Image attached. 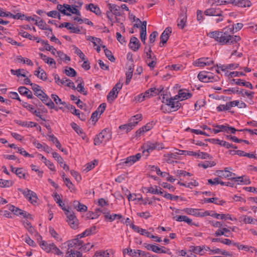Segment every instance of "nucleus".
Segmentation results:
<instances>
[{
  "instance_id": "obj_60",
  "label": "nucleus",
  "mask_w": 257,
  "mask_h": 257,
  "mask_svg": "<svg viewBox=\"0 0 257 257\" xmlns=\"http://www.w3.org/2000/svg\"><path fill=\"white\" fill-rule=\"evenodd\" d=\"M36 25H37L39 28L42 30H48L47 28V25L46 24V23L43 21V20H41L39 22H37V21H36V23L35 24Z\"/></svg>"
},
{
  "instance_id": "obj_41",
  "label": "nucleus",
  "mask_w": 257,
  "mask_h": 257,
  "mask_svg": "<svg viewBox=\"0 0 257 257\" xmlns=\"http://www.w3.org/2000/svg\"><path fill=\"white\" fill-rule=\"evenodd\" d=\"M142 118V115L141 114H137L133 117L130 119V122L135 126L138 123V122L141 120Z\"/></svg>"
},
{
  "instance_id": "obj_45",
  "label": "nucleus",
  "mask_w": 257,
  "mask_h": 257,
  "mask_svg": "<svg viewBox=\"0 0 257 257\" xmlns=\"http://www.w3.org/2000/svg\"><path fill=\"white\" fill-rule=\"evenodd\" d=\"M66 7H67L66 12L68 11L69 12V13H70V14L72 13V14H75L78 16H80V15H81L80 12H79V10H78L76 8V7H73V6L71 7V6H70L69 5H67V4H66Z\"/></svg>"
},
{
  "instance_id": "obj_50",
  "label": "nucleus",
  "mask_w": 257,
  "mask_h": 257,
  "mask_svg": "<svg viewBox=\"0 0 257 257\" xmlns=\"http://www.w3.org/2000/svg\"><path fill=\"white\" fill-rule=\"evenodd\" d=\"M117 96V92H113V91H110L107 96V99L108 102L111 103Z\"/></svg>"
},
{
  "instance_id": "obj_43",
  "label": "nucleus",
  "mask_w": 257,
  "mask_h": 257,
  "mask_svg": "<svg viewBox=\"0 0 257 257\" xmlns=\"http://www.w3.org/2000/svg\"><path fill=\"white\" fill-rule=\"evenodd\" d=\"M11 72L12 74L16 75L18 77L22 76L26 77V75L25 73V70L23 69H19L17 70L11 69Z\"/></svg>"
},
{
  "instance_id": "obj_17",
  "label": "nucleus",
  "mask_w": 257,
  "mask_h": 257,
  "mask_svg": "<svg viewBox=\"0 0 257 257\" xmlns=\"http://www.w3.org/2000/svg\"><path fill=\"white\" fill-rule=\"evenodd\" d=\"M192 96V94L189 93L188 90L181 89L179 91L178 94L175 96V97H177L178 99L180 98V100H183L190 98Z\"/></svg>"
},
{
  "instance_id": "obj_23",
  "label": "nucleus",
  "mask_w": 257,
  "mask_h": 257,
  "mask_svg": "<svg viewBox=\"0 0 257 257\" xmlns=\"http://www.w3.org/2000/svg\"><path fill=\"white\" fill-rule=\"evenodd\" d=\"M204 14L206 16L220 17L222 16V12L218 9L216 10L214 8H210L205 11Z\"/></svg>"
},
{
  "instance_id": "obj_30",
  "label": "nucleus",
  "mask_w": 257,
  "mask_h": 257,
  "mask_svg": "<svg viewBox=\"0 0 257 257\" xmlns=\"http://www.w3.org/2000/svg\"><path fill=\"white\" fill-rule=\"evenodd\" d=\"M54 243H53L48 244L47 242L42 240L39 242L40 246L47 252H49L52 250V247L51 245H54Z\"/></svg>"
},
{
  "instance_id": "obj_4",
  "label": "nucleus",
  "mask_w": 257,
  "mask_h": 257,
  "mask_svg": "<svg viewBox=\"0 0 257 257\" xmlns=\"http://www.w3.org/2000/svg\"><path fill=\"white\" fill-rule=\"evenodd\" d=\"M198 78L203 82L217 81L219 79L218 76H214L213 74L207 71H201L198 74Z\"/></svg>"
},
{
  "instance_id": "obj_22",
  "label": "nucleus",
  "mask_w": 257,
  "mask_h": 257,
  "mask_svg": "<svg viewBox=\"0 0 257 257\" xmlns=\"http://www.w3.org/2000/svg\"><path fill=\"white\" fill-rule=\"evenodd\" d=\"M146 29H147V22L143 21L142 25L141 26V31H140V39L142 42L145 44H146Z\"/></svg>"
},
{
  "instance_id": "obj_27",
  "label": "nucleus",
  "mask_w": 257,
  "mask_h": 257,
  "mask_svg": "<svg viewBox=\"0 0 257 257\" xmlns=\"http://www.w3.org/2000/svg\"><path fill=\"white\" fill-rule=\"evenodd\" d=\"M41 101L47 106H48L51 109H53L55 108V104L54 102L51 100V99L49 97V96L46 94L40 99Z\"/></svg>"
},
{
  "instance_id": "obj_54",
  "label": "nucleus",
  "mask_w": 257,
  "mask_h": 257,
  "mask_svg": "<svg viewBox=\"0 0 257 257\" xmlns=\"http://www.w3.org/2000/svg\"><path fill=\"white\" fill-rule=\"evenodd\" d=\"M57 8L59 11H60L61 13H62L64 15H66V16H70L71 15V14L70 13H68L66 12V10H67L66 5H58Z\"/></svg>"
},
{
  "instance_id": "obj_14",
  "label": "nucleus",
  "mask_w": 257,
  "mask_h": 257,
  "mask_svg": "<svg viewBox=\"0 0 257 257\" xmlns=\"http://www.w3.org/2000/svg\"><path fill=\"white\" fill-rule=\"evenodd\" d=\"M52 156L55 158L60 164V166L63 168L65 171H68L69 169V166L63 162V158L56 152L52 153Z\"/></svg>"
},
{
  "instance_id": "obj_20",
  "label": "nucleus",
  "mask_w": 257,
  "mask_h": 257,
  "mask_svg": "<svg viewBox=\"0 0 257 257\" xmlns=\"http://www.w3.org/2000/svg\"><path fill=\"white\" fill-rule=\"evenodd\" d=\"M174 218L177 221L179 222L184 221L187 223L188 225H194L195 226H197L196 224H195L192 222V219L189 218L188 217L185 215H179L176 216L174 217Z\"/></svg>"
},
{
  "instance_id": "obj_40",
  "label": "nucleus",
  "mask_w": 257,
  "mask_h": 257,
  "mask_svg": "<svg viewBox=\"0 0 257 257\" xmlns=\"http://www.w3.org/2000/svg\"><path fill=\"white\" fill-rule=\"evenodd\" d=\"M235 6L240 7H249L251 6V2L248 0H237Z\"/></svg>"
},
{
  "instance_id": "obj_25",
  "label": "nucleus",
  "mask_w": 257,
  "mask_h": 257,
  "mask_svg": "<svg viewBox=\"0 0 257 257\" xmlns=\"http://www.w3.org/2000/svg\"><path fill=\"white\" fill-rule=\"evenodd\" d=\"M153 127L151 123H147L146 125L143 126L136 132V136L137 137L141 136L144 133L150 131Z\"/></svg>"
},
{
  "instance_id": "obj_53",
  "label": "nucleus",
  "mask_w": 257,
  "mask_h": 257,
  "mask_svg": "<svg viewBox=\"0 0 257 257\" xmlns=\"http://www.w3.org/2000/svg\"><path fill=\"white\" fill-rule=\"evenodd\" d=\"M230 106L229 102L226 103L225 104H220L218 105L216 109L218 111H222L225 110H228L230 109Z\"/></svg>"
},
{
  "instance_id": "obj_48",
  "label": "nucleus",
  "mask_w": 257,
  "mask_h": 257,
  "mask_svg": "<svg viewBox=\"0 0 257 257\" xmlns=\"http://www.w3.org/2000/svg\"><path fill=\"white\" fill-rule=\"evenodd\" d=\"M102 48L104 49V51L106 57L111 61L113 62L115 60V58L112 55L111 52L106 48L105 46H103Z\"/></svg>"
},
{
  "instance_id": "obj_7",
  "label": "nucleus",
  "mask_w": 257,
  "mask_h": 257,
  "mask_svg": "<svg viewBox=\"0 0 257 257\" xmlns=\"http://www.w3.org/2000/svg\"><path fill=\"white\" fill-rule=\"evenodd\" d=\"M141 157V154L138 153L136 155L131 156L127 157L126 159L122 160L121 164L123 166H130L134 164L137 161L139 160Z\"/></svg>"
},
{
  "instance_id": "obj_44",
  "label": "nucleus",
  "mask_w": 257,
  "mask_h": 257,
  "mask_svg": "<svg viewBox=\"0 0 257 257\" xmlns=\"http://www.w3.org/2000/svg\"><path fill=\"white\" fill-rule=\"evenodd\" d=\"M187 20V17L185 15L180 16V18L178 20V26L181 29L184 28Z\"/></svg>"
},
{
  "instance_id": "obj_32",
  "label": "nucleus",
  "mask_w": 257,
  "mask_h": 257,
  "mask_svg": "<svg viewBox=\"0 0 257 257\" xmlns=\"http://www.w3.org/2000/svg\"><path fill=\"white\" fill-rule=\"evenodd\" d=\"M230 231L226 228H222L221 229H218L214 233L216 236H219L220 235H224L226 237L230 236Z\"/></svg>"
},
{
  "instance_id": "obj_34",
  "label": "nucleus",
  "mask_w": 257,
  "mask_h": 257,
  "mask_svg": "<svg viewBox=\"0 0 257 257\" xmlns=\"http://www.w3.org/2000/svg\"><path fill=\"white\" fill-rule=\"evenodd\" d=\"M16 123L20 125L28 127H35L37 125V123L32 121H23L22 120H17Z\"/></svg>"
},
{
  "instance_id": "obj_8",
  "label": "nucleus",
  "mask_w": 257,
  "mask_h": 257,
  "mask_svg": "<svg viewBox=\"0 0 257 257\" xmlns=\"http://www.w3.org/2000/svg\"><path fill=\"white\" fill-rule=\"evenodd\" d=\"M145 59L146 63L151 69H152L155 67L157 59L153 53L145 55Z\"/></svg>"
},
{
  "instance_id": "obj_57",
  "label": "nucleus",
  "mask_w": 257,
  "mask_h": 257,
  "mask_svg": "<svg viewBox=\"0 0 257 257\" xmlns=\"http://www.w3.org/2000/svg\"><path fill=\"white\" fill-rule=\"evenodd\" d=\"M205 60V59L202 58L198 59L194 62V65L197 67H204L206 66V62H204Z\"/></svg>"
},
{
  "instance_id": "obj_59",
  "label": "nucleus",
  "mask_w": 257,
  "mask_h": 257,
  "mask_svg": "<svg viewBox=\"0 0 257 257\" xmlns=\"http://www.w3.org/2000/svg\"><path fill=\"white\" fill-rule=\"evenodd\" d=\"M63 180L66 186L71 190V191L74 190L75 189L74 185L72 184L69 179L67 178H63Z\"/></svg>"
},
{
  "instance_id": "obj_61",
  "label": "nucleus",
  "mask_w": 257,
  "mask_h": 257,
  "mask_svg": "<svg viewBox=\"0 0 257 257\" xmlns=\"http://www.w3.org/2000/svg\"><path fill=\"white\" fill-rule=\"evenodd\" d=\"M51 97L53 99L54 101L56 103V104H62L65 105L66 103L65 102H63L61 99L58 97V96L56 94H52L51 95Z\"/></svg>"
},
{
  "instance_id": "obj_56",
  "label": "nucleus",
  "mask_w": 257,
  "mask_h": 257,
  "mask_svg": "<svg viewBox=\"0 0 257 257\" xmlns=\"http://www.w3.org/2000/svg\"><path fill=\"white\" fill-rule=\"evenodd\" d=\"M13 184V182L11 180H3L1 179V187H10Z\"/></svg>"
},
{
  "instance_id": "obj_1",
  "label": "nucleus",
  "mask_w": 257,
  "mask_h": 257,
  "mask_svg": "<svg viewBox=\"0 0 257 257\" xmlns=\"http://www.w3.org/2000/svg\"><path fill=\"white\" fill-rule=\"evenodd\" d=\"M219 43L221 45H231L237 43L241 40L239 36L231 35L227 32H221Z\"/></svg>"
},
{
  "instance_id": "obj_15",
  "label": "nucleus",
  "mask_w": 257,
  "mask_h": 257,
  "mask_svg": "<svg viewBox=\"0 0 257 257\" xmlns=\"http://www.w3.org/2000/svg\"><path fill=\"white\" fill-rule=\"evenodd\" d=\"M232 170L231 168L226 167L224 168V171L219 170L216 172L219 177H224V178H229L232 176V175H235L234 173H232L230 171Z\"/></svg>"
},
{
  "instance_id": "obj_28",
  "label": "nucleus",
  "mask_w": 257,
  "mask_h": 257,
  "mask_svg": "<svg viewBox=\"0 0 257 257\" xmlns=\"http://www.w3.org/2000/svg\"><path fill=\"white\" fill-rule=\"evenodd\" d=\"M73 206L78 211L85 212L87 211V207L86 205L81 204L78 201H74L73 203Z\"/></svg>"
},
{
  "instance_id": "obj_13",
  "label": "nucleus",
  "mask_w": 257,
  "mask_h": 257,
  "mask_svg": "<svg viewBox=\"0 0 257 257\" xmlns=\"http://www.w3.org/2000/svg\"><path fill=\"white\" fill-rule=\"evenodd\" d=\"M163 89H156V88H151L145 92L144 95L146 98H149L151 97L156 96L159 94L162 90Z\"/></svg>"
},
{
  "instance_id": "obj_31",
  "label": "nucleus",
  "mask_w": 257,
  "mask_h": 257,
  "mask_svg": "<svg viewBox=\"0 0 257 257\" xmlns=\"http://www.w3.org/2000/svg\"><path fill=\"white\" fill-rule=\"evenodd\" d=\"M96 230V227L95 226H93L89 228L86 229L82 233L78 234L77 237H79V238H82L83 237L87 236L91 234L94 233Z\"/></svg>"
},
{
  "instance_id": "obj_35",
  "label": "nucleus",
  "mask_w": 257,
  "mask_h": 257,
  "mask_svg": "<svg viewBox=\"0 0 257 257\" xmlns=\"http://www.w3.org/2000/svg\"><path fill=\"white\" fill-rule=\"evenodd\" d=\"M39 56L40 58L45 62V63L50 65L56 64V62L53 58L48 57L42 53H39Z\"/></svg>"
},
{
  "instance_id": "obj_51",
  "label": "nucleus",
  "mask_w": 257,
  "mask_h": 257,
  "mask_svg": "<svg viewBox=\"0 0 257 257\" xmlns=\"http://www.w3.org/2000/svg\"><path fill=\"white\" fill-rule=\"evenodd\" d=\"M65 213L67 218V222L68 221V220L71 221L73 219L76 220V217L73 211L69 210V209H67L66 210V211H65Z\"/></svg>"
},
{
  "instance_id": "obj_24",
  "label": "nucleus",
  "mask_w": 257,
  "mask_h": 257,
  "mask_svg": "<svg viewBox=\"0 0 257 257\" xmlns=\"http://www.w3.org/2000/svg\"><path fill=\"white\" fill-rule=\"evenodd\" d=\"M232 245H233L235 246H236L237 248L239 250H244L247 251H250L251 252H253V251H255V252H256V249L252 246H248L247 245L239 244L237 242H233L232 243Z\"/></svg>"
},
{
  "instance_id": "obj_10",
  "label": "nucleus",
  "mask_w": 257,
  "mask_h": 257,
  "mask_svg": "<svg viewBox=\"0 0 257 257\" xmlns=\"http://www.w3.org/2000/svg\"><path fill=\"white\" fill-rule=\"evenodd\" d=\"M171 33L172 30L171 28L167 27V28L165 29V30L162 33L160 37V47H162L165 43H166L169 39V35L171 34Z\"/></svg>"
},
{
  "instance_id": "obj_52",
  "label": "nucleus",
  "mask_w": 257,
  "mask_h": 257,
  "mask_svg": "<svg viewBox=\"0 0 257 257\" xmlns=\"http://www.w3.org/2000/svg\"><path fill=\"white\" fill-rule=\"evenodd\" d=\"M216 163L213 161H205L204 162L199 164V166L201 167L204 169H206L209 167H211L215 166Z\"/></svg>"
},
{
  "instance_id": "obj_38",
  "label": "nucleus",
  "mask_w": 257,
  "mask_h": 257,
  "mask_svg": "<svg viewBox=\"0 0 257 257\" xmlns=\"http://www.w3.org/2000/svg\"><path fill=\"white\" fill-rule=\"evenodd\" d=\"M232 180L235 181L240 182L244 185H248L250 184V181L248 178L246 177H238L236 178H232Z\"/></svg>"
},
{
  "instance_id": "obj_26",
  "label": "nucleus",
  "mask_w": 257,
  "mask_h": 257,
  "mask_svg": "<svg viewBox=\"0 0 257 257\" xmlns=\"http://www.w3.org/2000/svg\"><path fill=\"white\" fill-rule=\"evenodd\" d=\"M79 237L77 238L73 239L71 242L69 244V247H74L81 249L82 246L83 241L79 239Z\"/></svg>"
},
{
  "instance_id": "obj_63",
  "label": "nucleus",
  "mask_w": 257,
  "mask_h": 257,
  "mask_svg": "<svg viewBox=\"0 0 257 257\" xmlns=\"http://www.w3.org/2000/svg\"><path fill=\"white\" fill-rule=\"evenodd\" d=\"M57 56H58L61 59L64 60L65 61H69L70 60V57L64 54L62 51H59L57 52Z\"/></svg>"
},
{
  "instance_id": "obj_64",
  "label": "nucleus",
  "mask_w": 257,
  "mask_h": 257,
  "mask_svg": "<svg viewBox=\"0 0 257 257\" xmlns=\"http://www.w3.org/2000/svg\"><path fill=\"white\" fill-rule=\"evenodd\" d=\"M241 91V92L240 94L242 96H246L248 98H249L250 99H252L253 98L254 94V93L253 92L248 91L247 90H244L243 89Z\"/></svg>"
},
{
  "instance_id": "obj_19",
  "label": "nucleus",
  "mask_w": 257,
  "mask_h": 257,
  "mask_svg": "<svg viewBox=\"0 0 257 257\" xmlns=\"http://www.w3.org/2000/svg\"><path fill=\"white\" fill-rule=\"evenodd\" d=\"M85 9L87 11L93 12L98 16L100 15L101 13L99 8L97 6L94 5L93 4L91 3L88 5H86Z\"/></svg>"
},
{
  "instance_id": "obj_18",
  "label": "nucleus",
  "mask_w": 257,
  "mask_h": 257,
  "mask_svg": "<svg viewBox=\"0 0 257 257\" xmlns=\"http://www.w3.org/2000/svg\"><path fill=\"white\" fill-rule=\"evenodd\" d=\"M178 155H180L179 152L165 154L164 155V161L169 164H172L174 162L173 159H176Z\"/></svg>"
},
{
  "instance_id": "obj_6",
  "label": "nucleus",
  "mask_w": 257,
  "mask_h": 257,
  "mask_svg": "<svg viewBox=\"0 0 257 257\" xmlns=\"http://www.w3.org/2000/svg\"><path fill=\"white\" fill-rule=\"evenodd\" d=\"M18 190L21 192L24 195L26 198L31 203L33 204L37 202L38 198L36 194L34 192L27 188L25 189L18 188Z\"/></svg>"
},
{
  "instance_id": "obj_5",
  "label": "nucleus",
  "mask_w": 257,
  "mask_h": 257,
  "mask_svg": "<svg viewBox=\"0 0 257 257\" xmlns=\"http://www.w3.org/2000/svg\"><path fill=\"white\" fill-rule=\"evenodd\" d=\"M178 100V98L177 97H175V96L173 98L172 97L170 99H166L164 96L163 97L162 102L164 103H166V105L170 106L171 108L172 109V111H176L181 106V103Z\"/></svg>"
},
{
  "instance_id": "obj_33",
  "label": "nucleus",
  "mask_w": 257,
  "mask_h": 257,
  "mask_svg": "<svg viewBox=\"0 0 257 257\" xmlns=\"http://www.w3.org/2000/svg\"><path fill=\"white\" fill-rule=\"evenodd\" d=\"M15 174L20 179H26L28 176L25 170L22 168H17V170H15Z\"/></svg>"
},
{
  "instance_id": "obj_12",
  "label": "nucleus",
  "mask_w": 257,
  "mask_h": 257,
  "mask_svg": "<svg viewBox=\"0 0 257 257\" xmlns=\"http://www.w3.org/2000/svg\"><path fill=\"white\" fill-rule=\"evenodd\" d=\"M7 17L13 18L17 20H23L25 16L21 13H17L16 15H13L10 12H6L1 10V17Z\"/></svg>"
},
{
  "instance_id": "obj_2",
  "label": "nucleus",
  "mask_w": 257,
  "mask_h": 257,
  "mask_svg": "<svg viewBox=\"0 0 257 257\" xmlns=\"http://www.w3.org/2000/svg\"><path fill=\"white\" fill-rule=\"evenodd\" d=\"M111 138V132L109 128L103 130L100 133L95 136L94 139V144L99 145L103 142L108 141Z\"/></svg>"
},
{
  "instance_id": "obj_46",
  "label": "nucleus",
  "mask_w": 257,
  "mask_h": 257,
  "mask_svg": "<svg viewBox=\"0 0 257 257\" xmlns=\"http://www.w3.org/2000/svg\"><path fill=\"white\" fill-rule=\"evenodd\" d=\"M64 73L69 77H74L76 75L75 70L71 67H66L64 71Z\"/></svg>"
},
{
  "instance_id": "obj_39",
  "label": "nucleus",
  "mask_w": 257,
  "mask_h": 257,
  "mask_svg": "<svg viewBox=\"0 0 257 257\" xmlns=\"http://www.w3.org/2000/svg\"><path fill=\"white\" fill-rule=\"evenodd\" d=\"M164 191L161 187H158L157 185L152 186L151 190H150V193L153 194H160L163 195Z\"/></svg>"
},
{
  "instance_id": "obj_49",
  "label": "nucleus",
  "mask_w": 257,
  "mask_h": 257,
  "mask_svg": "<svg viewBox=\"0 0 257 257\" xmlns=\"http://www.w3.org/2000/svg\"><path fill=\"white\" fill-rule=\"evenodd\" d=\"M109 255L107 250H99L95 252L93 257H108Z\"/></svg>"
},
{
  "instance_id": "obj_29",
  "label": "nucleus",
  "mask_w": 257,
  "mask_h": 257,
  "mask_svg": "<svg viewBox=\"0 0 257 257\" xmlns=\"http://www.w3.org/2000/svg\"><path fill=\"white\" fill-rule=\"evenodd\" d=\"M108 8L111 12L113 15L116 16H119L120 15V7L115 4H108Z\"/></svg>"
},
{
  "instance_id": "obj_47",
  "label": "nucleus",
  "mask_w": 257,
  "mask_h": 257,
  "mask_svg": "<svg viewBox=\"0 0 257 257\" xmlns=\"http://www.w3.org/2000/svg\"><path fill=\"white\" fill-rule=\"evenodd\" d=\"M135 126L130 122L129 123L120 125L119 128L122 130H125L126 133H128L131 131Z\"/></svg>"
},
{
  "instance_id": "obj_16",
  "label": "nucleus",
  "mask_w": 257,
  "mask_h": 257,
  "mask_svg": "<svg viewBox=\"0 0 257 257\" xmlns=\"http://www.w3.org/2000/svg\"><path fill=\"white\" fill-rule=\"evenodd\" d=\"M7 207L10 211H11L12 212H13L14 214L17 215H21L24 216V217H27V212L26 211H24L18 208H16L15 206L10 204L7 205Z\"/></svg>"
},
{
  "instance_id": "obj_62",
  "label": "nucleus",
  "mask_w": 257,
  "mask_h": 257,
  "mask_svg": "<svg viewBox=\"0 0 257 257\" xmlns=\"http://www.w3.org/2000/svg\"><path fill=\"white\" fill-rule=\"evenodd\" d=\"M216 141L217 142V143L218 145H219L221 146H223L227 149L231 148V147H232V144H229V143H228L227 142H225L224 141H221V140H219V139H217L216 140Z\"/></svg>"
},
{
  "instance_id": "obj_36",
  "label": "nucleus",
  "mask_w": 257,
  "mask_h": 257,
  "mask_svg": "<svg viewBox=\"0 0 257 257\" xmlns=\"http://www.w3.org/2000/svg\"><path fill=\"white\" fill-rule=\"evenodd\" d=\"M220 31H215L213 32H210L207 34V36L210 38H213L214 40L219 43L220 42Z\"/></svg>"
},
{
  "instance_id": "obj_21",
  "label": "nucleus",
  "mask_w": 257,
  "mask_h": 257,
  "mask_svg": "<svg viewBox=\"0 0 257 257\" xmlns=\"http://www.w3.org/2000/svg\"><path fill=\"white\" fill-rule=\"evenodd\" d=\"M71 127L75 130V131L81 137L83 140L88 141L86 135L83 132L82 129L75 123L72 122L71 123Z\"/></svg>"
},
{
  "instance_id": "obj_58",
  "label": "nucleus",
  "mask_w": 257,
  "mask_h": 257,
  "mask_svg": "<svg viewBox=\"0 0 257 257\" xmlns=\"http://www.w3.org/2000/svg\"><path fill=\"white\" fill-rule=\"evenodd\" d=\"M68 253H70L69 257H81L82 253L79 251H75L72 249L68 250Z\"/></svg>"
},
{
  "instance_id": "obj_3",
  "label": "nucleus",
  "mask_w": 257,
  "mask_h": 257,
  "mask_svg": "<svg viewBox=\"0 0 257 257\" xmlns=\"http://www.w3.org/2000/svg\"><path fill=\"white\" fill-rule=\"evenodd\" d=\"M214 127L212 130V132L214 134H217L220 132H224L226 133L235 134L236 131H242V130H237L234 127L229 126L228 124L218 125L213 124Z\"/></svg>"
},
{
  "instance_id": "obj_11",
  "label": "nucleus",
  "mask_w": 257,
  "mask_h": 257,
  "mask_svg": "<svg viewBox=\"0 0 257 257\" xmlns=\"http://www.w3.org/2000/svg\"><path fill=\"white\" fill-rule=\"evenodd\" d=\"M128 46L134 51H137L140 47L141 44L137 37H133L131 39Z\"/></svg>"
},
{
  "instance_id": "obj_37",
  "label": "nucleus",
  "mask_w": 257,
  "mask_h": 257,
  "mask_svg": "<svg viewBox=\"0 0 257 257\" xmlns=\"http://www.w3.org/2000/svg\"><path fill=\"white\" fill-rule=\"evenodd\" d=\"M144 247L147 248L148 250H152L156 253H159V251L160 250V247L158 246L151 244L145 243H144Z\"/></svg>"
},
{
  "instance_id": "obj_9",
  "label": "nucleus",
  "mask_w": 257,
  "mask_h": 257,
  "mask_svg": "<svg viewBox=\"0 0 257 257\" xmlns=\"http://www.w3.org/2000/svg\"><path fill=\"white\" fill-rule=\"evenodd\" d=\"M157 149H159L160 148H158L156 144L151 143H148L143 147L142 155L146 158L149 155L150 152Z\"/></svg>"
},
{
  "instance_id": "obj_55",
  "label": "nucleus",
  "mask_w": 257,
  "mask_h": 257,
  "mask_svg": "<svg viewBox=\"0 0 257 257\" xmlns=\"http://www.w3.org/2000/svg\"><path fill=\"white\" fill-rule=\"evenodd\" d=\"M180 186H185L187 188H192V186H197L198 185V183L196 182L195 180H194L193 182H191L188 183H184L179 182L178 183Z\"/></svg>"
},
{
  "instance_id": "obj_42",
  "label": "nucleus",
  "mask_w": 257,
  "mask_h": 257,
  "mask_svg": "<svg viewBox=\"0 0 257 257\" xmlns=\"http://www.w3.org/2000/svg\"><path fill=\"white\" fill-rule=\"evenodd\" d=\"M184 213L187 214L198 216L199 215L198 210L197 209L185 208L182 210Z\"/></svg>"
}]
</instances>
